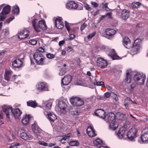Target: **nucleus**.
<instances>
[{
  "mask_svg": "<svg viewBox=\"0 0 148 148\" xmlns=\"http://www.w3.org/2000/svg\"><path fill=\"white\" fill-rule=\"evenodd\" d=\"M80 113V111L78 108L73 107L70 110V114L76 117L79 115Z\"/></svg>",
  "mask_w": 148,
  "mask_h": 148,
  "instance_id": "f3484780",
  "label": "nucleus"
},
{
  "mask_svg": "<svg viewBox=\"0 0 148 148\" xmlns=\"http://www.w3.org/2000/svg\"><path fill=\"white\" fill-rule=\"evenodd\" d=\"M58 105L61 112L64 114H66V108L67 105L65 102L63 100H60Z\"/></svg>",
  "mask_w": 148,
  "mask_h": 148,
  "instance_id": "6e6552de",
  "label": "nucleus"
},
{
  "mask_svg": "<svg viewBox=\"0 0 148 148\" xmlns=\"http://www.w3.org/2000/svg\"><path fill=\"white\" fill-rule=\"evenodd\" d=\"M38 50V51L42 52H44L45 51L44 49L42 47H39Z\"/></svg>",
  "mask_w": 148,
  "mask_h": 148,
  "instance_id": "052dcab7",
  "label": "nucleus"
},
{
  "mask_svg": "<svg viewBox=\"0 0 148 148\" xmlns=\"http://www.w3.org/2000/svg\"><path fill=\"white\" fill-rule=\"evenodd\" d=\"M37 103L36 101L30 100L27 102V105L28 106H31L33 108H36L37 106Z\"/></svg>",
  "mask_w": 148,
  "mask_h": 148,
  "instance_id": "2f4dec72",
  "label": "nucleus"
},
{
  "mask_svg": "<svg viewBox=\"0 0 148 148\" xmlns=\"http://www.w3.org/2000/svg\"><path fill=\"white\" fill-rule=\"evenodd\" d=\"M70 101L74 106H80L84 104V101L80 98L77 97H73L70 99Z\"/></svg>",
  "mask_w": 148,
  "mask_h": 148,
  "instance_id": "20e7f679",
  "label": "nucleus"
},
{
  "mask_svg": "<svg viewBox=\"0 0 148 148\" xmlns=\"http://www.w3.org/2000/svg\"><path fill=\"white\" fill-rule=\"evenodd\" d=\"M32 128L35 134V136L38 139H40L41 138V133L40 132V129L38 128L36 123H34L32 124Z\"/></svg>",
  "mask_w": 148,
  "mask_h": 148,
  "instance_id": "9b49d317",
  "label": "nucleus"
},
{
  "mask_svg": "<svg viewBox=\"0 0 148 148\" xmlns=\"http://www.w3.org/2000/svg\"><path fill=\"white\" fill-rule=\"evenodd\" d=\"M4 35H7L8 34L9 32L8 30L5 29L4 30Z\"/></svg>",
  "mask_w": 148,
  "mask_h": 148,
  "instance_id": "0e129e2a",
  "label": "nucleus"
},
{
  "mask_svg": "<svg viewBox=\"0 0 148 148\" xmlns=\"http://www.w3.org/2000/svg\"><path fill=\"white\" fill-rule=\"evenodd\" d=\"M133 7L135 8H137L141 5V3L139 2H134L133 3Z\"/></svg>",
  "mask_w": 148,
  "mask_h": 148,
  "instance_id": "a18cd8bd",
  "label": "nucleus"
},
{
  "mask_svg": "<svg viewBox=\"0 0 148 148\" xmlns=\"http://www.w3.org/2000/svg\"><path fill=\"white\" fill-rule=\"evenodd\" d=\"M125 134V129L123 127L120 128L116 134L118 137L121 138L124 137Z\"/></svg>",
  "mask_w": 148,
  "mask_h": 148,
  "instance_id": "393cba45",
  "label": "nucleus"
},
{
  "mask_svg": "<svg viewBox=\"0 0 148 148\" xmlns=\"http://www.w3.org/2000/svg\"><path fill=\"white\" fill-rule=\"evenodd\" d=\"M20 136L23 139L25 140H29L32 138V136L31 135H28L25 132H22L20 134Z\"/></svg>",
  "mask_w": 148,
  "mask_h": 148,
  "instance_id": "5701e85b",
  "label": "nucleus"
},
{
  "mask_svg": "<svg viewBox=\"0 0 148 148\" xmlns=\"http://www.w3.org/2000/svg\"><path fill=\"white\" fill-rule=\"evenodd\" d=\"M31 116L29 115H26L24 116L22 120V122L24 125H26L29 122Z\"/></svg>",
  "mask_w": 148,
  "mask_h": 148,
  "instance_id": "bb28decb",
  "label": "nucleus"
},
{
  "mask_svg": "<svg viewBox=\"0 0 148 148\" xmlns=\"http://www.w3.org/2000/svg\"><path fill=\"white\" fill-rule=\"evenodd\" d=\"M12 12L14 14H18L19 13V7L17 5L14 6L13 7Z\"/></svg>",
  "mask_w": 148,
  "mask_h": 148,
  "instance_id": "c9c22d12",
  "label": "nucleus"
},
{
  "mask_svg": "<svg viewBox=\"0 0 148 148\" xmlns=\"http://www.w3.org/2000/svg\"><path fill=\"white\" fill-rule=\"evenodd\" d=\"M110 96V94L109 92H106L104 95V97L105 98H108Z\"/></svg>",
  "mask_w": 148,
  "mask_h": 148,
  "instance_id": "bf43d9fd",
  "label": "nucleus"
},
{
  "mask_svg": "<svg viewBox=\"0 0 148 148\" xmlns=\"http://www.w3.org/2000/svg\"><path fill=\"white\" fill-rule=\"evenodd\" d=\"M64 42H65L64 40H62L59 42V46H60L64 44Z\"/></svg>",
  "mask_w": 148,
  "mask_h": 148,
  "instance_id": "774afa93",
  "label": "nucleus"
},
{
  "mask_svg": "<svg viewBox=\"0 0 148 148\" xmlns=\"http://www.w3.org/2000/svg\"><path fill=\"white\" fill-rule=\"evenodd\" d=\"M123 43L124 45L127 48L130 49L131 47V45L130 42V40L129 38L125 37L123 38Z\"/></svg>",
  "mask_w": 148,
  "mask_h": 148,
  "instance_id": "4be33fe9",
  "label": "nucleus"
},
{
  "mask_svg": "<svg viewBox=\"0 0 148 148\" xmlns=\"http://www.w3.org/2000/svg\"><path fill=\"white\" fill-rule=\"evenodd\" d=\"M7 14H5L3 12H1L0 14V20L3 21L5 19V15Z\"/></svg>",
  "mask_w": 148,
  "mask_h": 148,
  "instance_id": "c03bdc74",
  "label": "nucleus"
},
{
  "mask_svg": "<svg viewBox=\"0 0 148 148\" xmlns=\"http://www.w3.org/2000/svg\"><path fill=\"white\" fill-rule=\"evenodd\" d=\"M87 26V25L86 23H84L81 27L80 28V30L82 31Z\"/></svg>",
  "mask_w": 148,
  "mask_h": 148,
  "instance_id": "3c124183",
  "label": "nucleus"
},
{
  "mask_svg": "<svg viewBox=\"0 0 148 148\" xmlns=\"http://www.w3.org/2000/svg\"><path fill=\"white\" fill-rule=\"evenodd\" d=\"M47 115L49 120L51 122H54V120L57 119L56 115L52 113H49Z\"/></svg>",
  "mask_w": 148,
  "mask_h": 148,
  "instance_id": "c756f323",
  "label": "nucleus"
},
{
  "mask_svg": "<svg viewBox=\"0 0 148 148\" xmlns=\"http://www.w3.org/2000/svg\"><path fill=\"white\" fill-rule=\"evenodd\" d=\"M142 141L145 143H148V131L145 132L141 136Z\"/></svg>",
  "mask_w": 148,
  "mask_h": 148,
  "instance_id": "cd10ccee",
  "label": "nucleus"
},
{
  "mask_svg": "<svg viewBox=\"0 0 148 148\" xmlns=\"http://www.w3.org/2000/svg\"><path fill=\"white\" fill-rule=\"evenodd\" d=\"M75 37V35L73 34H71L70 35L69 38V39L71 40L73 39Z\"/></svg>",
  "mask_w": 148,
  "mask_h": 148,
  "instance_id": "680f3d73",
  "label": "nucleus"
},
{
  "mask_svg": "<svg viewBox=\"0 0 148 148\" xmlns=\"http://www.w3.org/2000/svg\"><path fill=\"white\" fill-rule=\"evenodd\" d=\"M22 112L18 108L12 110V114L14 116L16 119H19L20 117Z\"/></svg>",
  "mask_w": 148,
  "mask_h": 148,
  "instance_id": "6ab92c4d",
  "label": "nucleus"
},
{
  "mask_svg": "<svg viewBox=\"0 0 148 148\" xmlns=\"http://www.w3.org/2000/svg\"><path fill=\"white\" fill-rule=\"evenodd\" d=\"M11 8L10 6L7 5L3 8L2 11L5 14H8Z\"/></svg>",
  "mask_w": 148,
  "mask_h": 148,
  "instance_id": "f704fd0d",
  "label": "nucleus"
},
{
  "mask_svg": "<svg viewBox=\"0 0 148 148\" xmlns=\"http://www.w3.org/2000/svg\"><path fill=\"white\" fill-rule=\"evenodd\" d=\"M53 101L52 99L49 100L46 106V107L47 109H50L51 108Z\"/></svg>",
  "mask_w": 148,
  "mask_h": 148,
  "instance_id": "4c0bfd02",
  "label": "nucleus"
},
{
  "mask_svg": "<svg viewBox=\"0 0 148 148\" xmlns=\"http://www.w3.org/2000/svg\"><path fill=\"white\" fill-rule=\"evenodd\" d=\"M112 13L111 12H108L106 14L105 16L108 19H110L112 18Z\"/></svg>",
  "mask_w": 148,
  "mask_h": 148,
  "instance_id": "603ef678",
  "label": "nucleus"
},
{
  "mask_svg": "<svg viewBox=\"0 0 148 148\" xmlns=\"http://www.w3.org/2000/svg\"><path fill=\"white\" fill-rule=\"evenodd\" d=\"M71 134L70 133L66 135H64L62 136V139L61 142L62 143H64L63 140H65L66 139H67L68 137H70L71 136Z\"/></svg>",
  "mask_w": 148,
  "mask_h": 148,
  "instance_id": "a19ab883",
  "label": "nucleus"
},
{
  "mask_svg": "<svg viewBox=\"0 0 148 148\" xmlns=\"http://www.w3.org/2000/svg\"><path fill=\"white\" fill-rule=\"evenodd\" d=\"M129 13L128 10L124 9L122 11L121 16L123 19L126 20L129 16Z\"/></svg>",
  "mask_w": 148,
  "mask_h": 148,
  "instance_id": "412c9836",
  "label": "nucleus"
},
{
  "mask_svg": "<svg viewBox=\"0 0 148 148\" xmlns=\"http://www.w3.org/2000/svg\"><path fill=\"white\" fill-rule=\"evenodd\" d=\"M65 73V70L64 69H61L60 70L59 75H62L64 74Z\"/></svg>",
  "mask_w": 148,
  "mask_h": 148,
  "instance_id": "6e6d98bb",
  "label": "nucleus"
},
{
  "mask_svg": "<svg viewBox=\"0 0 148 148\" xmlns=\"http://www.w3.org/2000/svg\"><path fill=\"white\" fill-rule=\"evenodd\" d=\"M104 2H105L104 1L103 2L101 3L99 6L100 8L103 10H105L106 9L108 8V3Z\"/></svg>",
  "mask_w": 148,
  "mask_h": 148,
  "instance_id": "e433bc0d",
  "label": "nucleus"
},
{
  "mask_svg": "<svg viewBox=\"0 0 148 148\" xmlns=\"http://www.w3.org/2000/svg\"><path fill=\"white\" fill-rule=\"evenodd\" d=\"M141 40L139 39H137L135 40L133 45V46L132 50H134V53H136L140 48V45Z\"/></svg>",
  "mask_w": 148,
  "mask_h": 148,
  "instance_id": "f8f14e48",
  "label": "nucleus"
},
{
  "mask_svg": "<svg viewBox=\"0 0 148 148\" xmlns=\"http://www.w3.org/2000/svg\"><path fill=\"white\" fill-rule=\"evenodd\" d=\"M3 111L6 115L7 117L8 118H10L9 115L11 114H12V108L8 106L4 105L3 107Z\"/></svg>",
  "mask_w": 148,
  "mask_h": 148,
  "instance_id": "2eb2a0df",
  "label": "nucleus"
},
{
  "mask_svg": "<svg viewBox=\"0 0 148 148\" xmlns=\"http://www.w3.org/2000/svg\"><path fill=\"white\" fill-rule=\"evenodd\" d=\"M29 32L26 29L22 30L18 34V37L19 39H23L27 38L29 35Z\"/></svg>",
  "mask_w": 148,
  "mask_h": 148,
  "instance_id": "ddd939ff",
  "label": "nucleus"
},
{
  "mask_svg": "<svg viewBox=\"0 0 148 148\" xmlns=\"http://www.w3.org/2000/svg\"><path fill=\"white\" fill-rule=\"evenodd\" d=\"M105 32L107 35L112 36L116 34V32L112 29L108 28L106 29Z\"/></svg>",
  "mask_w": 148,
  "mask_h": 148,
  "instance_id": "c85d7f7f",
  "label": "nucleus"
},
{
  "mask_svg": "<svg viewBox=\"0 0 148 148\" xmlns=\"http://www.w3.org/2000/svg\"><path fill=\"white\" fill-rule=\"evenodd\" d=\"M69 144L72 146H77L79 145V143L77 141H72L70 142Z\"/></svg>",
  "mask_w": 148,
  "mask_h": 148,
  "instance_id": "ea45409f",
  "label": "nucleus"
},
{
  "mask_svg": "<svg viewBox=\"0 0 148 148\" xmlns=\"http://www.w3.org/2000/svg\"><path fill=\"white\" fill-rule=\"evenodd\" d=\"M38 143L40 145L45 146H47L48 145V143L44 141H40L38 142Z\"/></svg>",
  "mask_w": 148,
  "mask_h": 148,
  "instance_id": "864d4df0",
  "label": "nucleus"
},
{
  "mask_svg": "<svg viewBox=\"0 0 148 148\" xmlns=\"http://www.w3.org/2000/svg\"><path fill=\"white\" fill-rule=\"evenodd\" d=\"M92 28L95 29L97 27L96 24L95 23H93L92 25Z\"/></svg>",
  "mask_w": 148,
  "mask_h": 148,
  "instance_id": "69168bd1",
  "label": "nucleus"
},
{
  "mask_svg": "<svg viewBox=\"0 0 148 148\" xmlns=\"http://www.w3.org/2000/svg\"><path fill=\"white\" fill-rule=\"evenodd\" d=\"M94 144L95 146H98L103 144L102 140L99 138L96 139L94 141Z\"/></svg>",
  "mask_w": 148,
  "mask_h": 148,
  "instance_id": "72a5a7b5",
  "label": "nucleus"
},
{
  "mask_svg": "<svg viewBox=\"0 0 148 148\" xmlns=\"http://www.w3.org/2000/svg\"><path fill=\"white\" fill-rule=\"evenodd\" d=\"M33 57L38 64L43 65L45 64V62L47 59L42 54L39 52H36L34 53Z\"/></svg>",
  "mask_w": 148,
  "mask_h": 148,
  "instance_id": "f03ea898",
  "label": "nucleus"
},
{
  "mask_svg": "<svg viewBox=\"0 0 148 148\" xmlns=\"http://www.w3.org/2000/svg\"><path fill=\"white\" fill-rule=\"evenodd\" d=\"M134 72H131L130 70H127L126 72V78L125 79V82L127 83H130L131 82V75L133 73H134Z\"/></svg>",
  "mask_w": 148,
  "mask_h": 148,
  "instance_id": "b1692460",
  "label": "nucleus"
},
{
  "mask_svg": "<svg viewBox=\"0 0 148 148\" xmlns=\"http://www.w3.org/2000/svg\"><path fill=\"white\" fill-rule=\"evenodd\" d=\"M12 75L11 72L9 71H6L4 75V78L7 81H9Z\"/></svg>",
  "mask_w": 148,
  "mask_h": 148,
  "instance_id": "473e14b6",
  "label": "nucleus"
},
{
  "mask_svg": "<svg viewBox=\"0 0 148 148\" xmlns=\"http://www.w3.org/2000/svg\"><path fill=\"white\" fill-rule=\"evenodd\" d=\"M131 102L130 98L127 97V99H125V106H126L127 105H128L131 103Z\"/></svg>",
  "mask_w": 148,
  "mask_h": 148,
  "instance_id": "37998d69",
  "label": "nucleus"
},
{
  "mask_svg": "<svg viewBox=\"0 0 148 148\" xmlns=\"http://www.w3.org/2000/svg\"><path fill=\"white\" fill-rule=\"evenodd\" d=\"M97 65L100 67L106 68L108 65V63L105 59L101 58H98L96 61Z\"/></svg>",
  "mask_w": 148,
  "mask_h": 148,
  "instance_id": "0eeeda50",
  "label": "nucleus"
},
{
  "mask_svg": "<svg viewBox=\"0 0 148 148\" xmlns=\"http://www.w3.org/2000/svg\"><path fill=\"white\" fill-rule=\"evenodd\" d=\"M29 42L32 45H36L37 42V41L34 40H32L29 41Z\"/></svg>",
  "mask_w": 148,
  "mask_h": 148,
  "instance_id": "13d9d810",
  "label": "nucleus"
},
{
  "mask_svg": "<svg viewBox=\"0 0 148 148\" xmlns=\"http://www.w3.org/2000/svg\"><path fill=\"white\" fill-rule=\"evenodd\" d=\"M14 18V16H12L11 17L8 18L6 20L5 23L7 24H8L10 22L12 21Z\"/></svg>",
  "mask_w": 148,
  "mask_h": 148,
  "instance_id": "de8ad7c7",
  "label": "nucleus"
},
{
  "mask_svg": "<svg viewBox=\"0 0 148 148\" xmlns=\"http://www.w3.org/2000/svg\"><path fill=\"white\" fill-rule=\"evenodd\" d=\"M66 7L67 8L69 9L82 10L83 9L82 7L79 9L78 8V5L77 3L73 1H69L66 3Z\"/></svg>",
  "mask_w": 148,
  "mask_h": 148,
  "instance_id": "39448f33",
  "label": "nucleus"
},
{
  "mask_svg": "<svg viewBox=\"0 0 148 148\" xmlns=\"http://www.w3.org/2000/svg\"><path fill=\"white\" fill-rule=\"evenodd\" d=\"M33 26L36 32H39L40 30H45L47 29V26L45 21L43 20L38 21L37 19L33 20L32 21Z\"/></svg>",
  "mask_w": 148,
  "mask_h": 148,
  "instance_id": "f257e3e1",
  "label": "nucleus"
},
{
  "mask_svg": "<svg viewBox=\"0 0 148 148\" xmlns=\"http://www.w3.org/2000/svg\"><path fill=\"white\" fill-rule=\"evenodd\" d=\"M47 57L50 59H52L53 58L55 57V56L53 54H51L50 53H48L47 54H46Z\"/></svg>",
  "mask_w": 148,
  "mask_h": 148,
  "instance_id": "49530a36",
  "label": "nucleus"
},
{
  "mask_svg": "<svg viewBox=\"0 0 148 148\" xmlns=\"http://www.w3.org/2000/svg\"><path fill=\"white\" fill-rule=\"evenodd\" d=\"M91 4L94 7L97 8L99 6L98 4L96 2L92 1L90 2Z\"/></svg>",
  "mask_w": 148,
  "mask_h": 148,
  "instance_id": "5fc2aeb1",
  "label": "nucleus"
},
{
  "mask_svg": "<svg viewBox=\"0 0 148 148\" xmlns=\"http://www.w3.org/2000/svg\"><path fill=\"white\" fill-rule=\"evenodd\" d=\"M72 77L70 75H66L62 80V84L64 85H68L71 82Z\"/></svg>",
  "mask_w": 148,
  "mask_h": 148,
  "instance_id": "dca6fc26",
  "label": "nucleus"
},
{
  "mask_svg": "<svg viewBox=\"0 0 148 148\" xmlns=\"http://www.w3.org/2000/svg\"><path fill=\"white\" fill-rule=\"evenodd\" d=\"M112 51H113V53L112 54H111L110 56L112 57V59L113 60L119 59V56H117L115 54L114 50L113 49L112 50Z\"/></svg>",
  "mask_w": 148,
  "mask_h": 148,
  "instance_id": "79ce46f5",
  "label": "nucleus"
},
{
  "mask_svg": "<svg viewBox=\"0 0 148 148\" xmlns=\"http://www.w3.org/2000/svg\"><path fill=\"white\" fill-rule=\"evenodd\" d=\"M62 19L60 17L56 18L55 21V25L58 29H62L64 27Z\"/></svg>",
  "mask_w": 148,
  "mask_h": 148,
  "instance_id": "9d476101",
  "label": "nucleus"
},
{
  "mask_svg": "<svg viewBox=\"0 0 148 148\" xmlns=\"http://www.w3.org/2000/svg\"><path fill=\"white\" fill-rule=\"evenodd\" d=\"M65 26L68 31L69 32L70 29V25L68 23L65 22Z\"/></svg>",
  "mask_w": 148,
  "mask_h": 148,
  "instance_id": "4d7b16f0",
  "label": "nucleus"
},
{
  "mask_svg": "<svg viewBox=\"0 0 148 148\" xmlns=\"http://www.w3.org/2000/svg\"><path fill=\"white\" fill-rule=\"evenodd\" d=\"M22 62L20 59L14 60L12 62V66L15 68H19L22 66Z\"/></svg>",
  "mask_w": 148,
  "mask_h": 148,
  "instance_id": "aec40b11",
  "label": "nucleus"
},
{
  "mask_svg": "<svg viewBox=\"0 0 148 148\" xmlns=\"http://www.w3.org/2000/svg\"><path fill=\"white\" fill-rule=\"evenodd\" d=\"M36 89L39 91H48V87L47 84L44 83H38L36 86Z\"/></svg>",
  "mask_w": 148,
  "mask_h": 148,
  "instance_id": "1a4fd4ad",
  "label": "nucleus"
},
{
  "mask_svg": "<svg viewBox=\"0 0 148 148\" xmlns=\"http://www.w3.org/2000/svg\"><path fill=\"white\" fill-rule=\"evenodd\" d=\"M116 120L115 119V115L114 113L112 112L109 113L108 115V121L109 123L112 121Z\"/></svg>",
  "mask_w": 148,
  "mask_h": 148,
  "instance_id": "7c9ffc66",
  "label": "nucleus"
},
{
  "mask_svg": "<svg viewBox=\"0 0 148 148\" xmlns=\"http://www.w3.org/2000/svg\"><path fill=\"white\" fill-rule=\"evenodd\" d=\"M109 123H110L109 128L112 130H115L118 126V123L116 121V120L112 121Z\"/></svg>",
  "mask_w": 148,
  "mask_h": 148,
  "instance_id": "a878e982",
  "label": "nucleus"
},
{
  "mask_svg": "<svg viewBox=\"0 0 148 148\" xmlns=\"http://www.w3.org/2000/svg\"><path fill=\"white\" fill-rule=\"evenodd\" d=\"M137 132V129L135 127L130 129L128 131L127 134L128 138L131 140L133 139L136 137Z\"/></svg>",
  "mask_w": 148,
  "mask_h": 148,
  "instance_id": "423d86ee",
  "label": "nucleus"
},
{
  "mask_svg": "<svg viewBox=\"0 0 148 148\" xmlns=\"http://www.w3.org/2000/svg\"><path fill=\"white\" fill-rule=\"evenodd\" d=\"M86 133L89 136L91 137H94L97 136V134L94 129L93 127L91 126H89L86 130Z\"/></svg>",
  "mask_w": 148,
  "mask_h": 148,
  "instance_id": "4468645a",
  "label": "nucleus"
},
{
  "mask_svg": "<svg viewBox=\"0 0 148 148\" xmlns=\"http://www.w3.org/2000/svg\"><path fill=\"white\" fill-rule=\"evenodd\" d=\"M84 7L87 10H88L91 8L90 7L89 5L88 4H85L84 5Z\"/></svg>",
  "mask_w": 148,
  "mask_h": 148,
  "instance_id": "e2e57ef3",
  "label": "nucleus"
},
{
  "mask_svg": "<svg viewBox=\"0 0 148 148\" xmlns=\"http://www.w3.org/2000/svg\"><path fill=\"white\" fill-rule=\"evenodd\" d=\"M95 85L98 86H104V84L103 82H97L94 83Z\"/></svg>",
  "mask_w": 148,
  "mask_h": 148,
  "instance_id": "8fccbe9b",
  "label": "nucleus"
},
{
  "mask_svg": "<svg viewBox=\"0 0 148 148\" xmlns=\"http://www.w3.org/2000/svg\"><path fill=\"white\" fill-rule=\"evenodd\" d=\"M96 33V32H94L93 33L89 34L87 36V38L88 39H90L91 38L93 37L94 36Z\"/></svg>",
  "mask_w": 148,
  "mask_h": 148,
  "instance_id": "09e8293b",
  "label": "nucleus"
},
{
  "mask_svg": "<svg viewBox=\"0 0 148 148\" xmlns=\"http://www.w3.org/2000/svg\"><path fill=\"white\" fill-rule=\"evenodd\" d=\"M134 74V80L138 84L141 85L144 83L146 78L145 75L138 73H136Z\"/></svg>",
  "mask_w": 148,
  "mask_h": 148,
  "instance_id": "7ed1b4c3",
  "label": "nucleus"
},
{
  "mask_svg": "<svg viewBox=\"0 0 148 148\" xmlns=\"http://www.w3.org/2000/svg\"><path fill=\"white\" fill-rule=\"evenodd\" d=\"M127 118V116L124 114H121L119 115V120H125Z\"/></svg>",
  "mask_w": 148,
  "mask_h": 148,
  "instance_id": "58836bf2",
  "label": "nucleus"
},
{
  "mask_svg": "<svg viewBox=\"0 0 148 148\" xmlns=\"http://www.w3.org/2000/svg\"><path fill=\"white\" fill-rule=\"evenodd\" d=\"M94 113L95 115L103 119L106 117V113L102 109L97 110Z\"/></svg>",
  "mask_w": 148,
  "mask_h": 148,
  "instance_id": "a211bd4d",
  "label": "nucleus"
},
{
  "mask_svg": "<svg viewBox=\"0 0 148 148\" xmlns=\"http://www.w3.org/2000/svg\"><path fill=\"white\" fill-rule=\"evenodd\" d=\"M17 77V76L16 75H13L12 78V80L14 81Z\"/></svg>",
  "mask_w": 148,
  "mask_h": 148,
  "instance_id": "338daca9",
  "label": "nucleus"
}]
</instances>
